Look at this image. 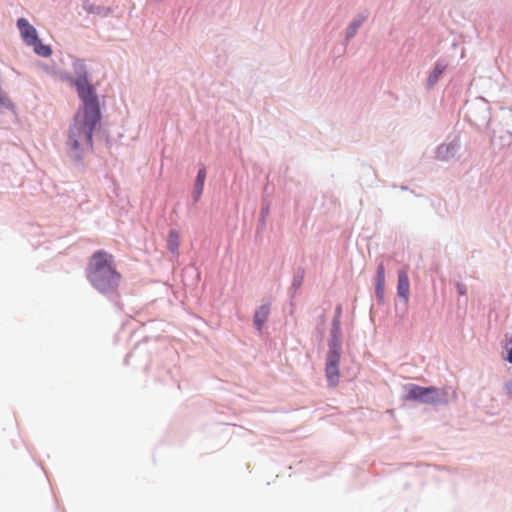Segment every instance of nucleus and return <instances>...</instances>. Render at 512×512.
<instances>
[{
  "label": "nucleus",
  "mask_w": 512,
  "mask_h": 512,
  "mask_svg": "<svg viewBox=\"0 0 512 512\" xmlns=\"http://www.w3.org/2000/svg\"><path fill=\"white\" fill-rule=\"evenodd\" d=\"M83 105L80 107L68 131L67 146L76 158L92 149V133L101 118L99 99L87 75L71 80Z\"/></svg>",
  "instance_id": "nucleus-1"
},
{
  "label": "nucleus",
  "mask_w": 512,
  "mask_h": 512,
  "mask_svg": "<svg viewBox=\"0 0 512 512\" xmlns=\"http://www.w3.org/2000/svg\"><path fill=\"white\" fill-rule=\"evenodd\" d=\"M87 278L98 292L110 294L118 289L122 276L117 271L113 256L99 250L93 253L89 260Z\"/></svg>",
  "instance_id": "nucleus-2"
},
{
  "label": "nucleus",
  "mask_w": 512,
  "mask_h": 512,
  "mask_svg": "<svg viewBox=\"0 0 512 512\" xmlns=\"http://www.w3.org/2000/svg\"><path fill=\"white\" fill-rule=\"evenodd\" d=\"M339 361L340 351H338V344L330 345V349L326 358V377L330 386L335 387L339 382Z\"/></svg>",
  "instance_id": "nucleus-3"
},
{
  "label": "nucleus",
  "mask_w": 512,
  "mask_h": 512,
  "mask_svg": "<svg viewBox=\"0 0 512 512\" xmlns=\"http://www.w3.org/2000/svg\"><path fill=\"white\" fill-rule=\"evenodd\" d=\"M408 400H418L426 404L436 403L439 399L438 389L435 387H421L410 385L406 396Z\"/></svg>",
  "instance_id": "nucleus-4"
},
{
  "label": "nucleus",
  "mask_w": 512,
  "mask_h": 512,
  "mask_svg": "<svg viewBox=\"0 0 512 512\" xmlns=\"http://www.w3.org/2000/svg\"><path fill=\"white\" fill-rule=\"evenodd\" d=\"M17 26L22 39L27 45L35 43L38 39L37 31L25 18L18 19Z\"/></svg>",
  "instance_id": "nucleus-5"
},
{
  "label": "nucleus",
  "mask_w": 512,
  "mask_h": 512,
  "mask_svg": "<svg viewBox=\"0 0 512 512\" xmlns=\"http://www.w3.org/2000/svg\"><path fill=\"white\" fill-rule=\"evenodd\" d=\"M397 294L404 303H408L410 296V282L408 273L404 269L398 272Z\"/></svg>",
  "instance_id": "nucleus-6"
},
{
  "label": "nucleus",
  "mask_w": 512,
  "mask_h": 512,
  "mask_svg": "<svg viewBox=\"0 0 512 512\" xmlns=\"http://www.w3.org/2000/svg\"><path fill=\"white\" fill-rule=\"evenodd\" d=\"M384 288H385V269H384V265L381 263L377 267L376 287H375L376 296L380 301H382L384 299Z\"/></svg>",
  "instance_id": "nucleus-7"
},
{
  "label": "nucleus",
  "mask_w": 512,
  "mask_h": 512,
  "mask_svg": "<svg viewBox=\"0 0 512 512\" xmlns=\"http://www.w3.org/2000/svg\"><path fill=\"white\" fill-rule=\"evenodd\" d=\"M270 313V308L268 305L260 306L255 314H254V323L257 326L258 330H261L264 323L267 321Z\"/></svg>",
  "instance_id": "nucleus-8"
},
{
  "label": "nucleus",
  "mask_w": 512,
  "mask_h": 512,
  "mask_svg": "<svg viewBox=\"0 0 512 512\" xmlns=\"http://www.w3.org/2000/svg\"><path fill=\"white\" fill-rule=\"evenodd\" d=\"M206 179V170L202 168L198 171L196 176L195 184H194V199L198 201L201 197L204 188V182Z\"/></svg>",
  "instance_id": "nucleus-9"
},
{
  "label": "nucleus",
  "mask_w": 512,
  "mask_h": 512,
  "mask_svg": "<svg viewBox=\"0 0 512 512\" xmlns=\"http://www.w3.org/2000/svg\"><path fill=\"white\" fill-rule=\"evenodd\" d=\"M180 245V235L179 232L176 230H171L168 235L167 239V248L170 252L173 254H176L178 252V248Z\"/></svg>",
  "instance_id": "nucleus-10"
},
{
  "label": "nucleus",
  "mask_w": 512,
  "mask_h": 512,
  "mask_svg": "<svg viewBox=\"0 0 512 512\" xmlns=\"http://www.w3.org/2000/svg\"><path fill=\"white\" fill-rule=\"evenodd\" d=\"M445 69H446L445 64H443L441 62H437L433 71L431 72V74L428 77V84L430 86H433L434 84H436Z\"/></svg>",
  "instance_id": "nucleus-11"
},
{
  "label": "nucleus",
  "mask_w": 512,
  "mask_h": 512,
  "mask_svg": "<svg viewBox=\"0 0 512 512\" xmlns=\"http://www.w3.org/2000/svg\"><path fill=\"white\" fill-rule=\"evenodd\" d=\"M29 46H33L35 53L39 56L48 57L52 54L50 46L42 44L39 38L35 41V43H32Z\"/></svg>",
  "instance_id": "nucleus-12"
},
{
  "label": "nucleus",
  "mask_w": 512,
  "mask_h": 512,
  "mask_svg": "<svg viewBox=\"0 0 512 512\" xmlns=\"http://www.w3.org/2000/svg\"><path fill=\"white\" fill-rule=\"evenodd\" d=\"M365 21V17L364 16H361L357 19H355L351 24L350 26L348 27V30H347V35L349 37H352L355 35L357 29L361 26V24Z\"/></svg>",
  "instance_id": "nucleus-13"
},
{
  "label": "nucleus",
  "mask_w": 512,
  "mask_h": 512,
  "mask_svg": "<svg viewBox=\"0 0 512 512\" xmlns=\"http://www.w3.org/2000/svg\"><path fill=\"white\" fill-rule=\"evenodd\" d=\"M340 330H341L340 327H336V326L332 325V331H331L332 339L329 343V346L337 343L338 351H340Z\"/></svg>",
  "instance_id": "nucleus-14"
},
{
  "label": "nucleus",
  "mask_w": 512,
  "mask_h": 512,
  "mask_svg": "<svg viewBox=\"0 0 512 512\" xmlns=\"http://www.w3.org/2000/svg\"><path fill=\"white\" fill-rule=\"evenodd\" d=\"M505 389L509 396H512V380L505 385Z\"/></svg>",
  "instance_id": "nucleus-15"
},
{
  "label": "nucleus",
  "mask_w": 512,
  "mask_h": 512,
  "mask_svg": "<svg viewBox=\"0 0 512 512\" xmlns=\"http://www.w3.org/2000/svg\"><path fill=\"white\" fill-rule=\"evenodd\" d=\"M333 326L340 327V317L339 315H335L333 319Z\"/></svg>",
  "instance_id": "nucleus-16"
},
{
  "label": "nucleus",
  "mask_w": 512,
  "mask_h": 512,
  "mask_svg": "<svg viewBox=\"0 0 512 512\" xmlns=\"http://www.w3.org/2000/svg\"><path fill=\"white\" fill-rule=\"evenodd\" d=\"M341 311H342L341 306H338L336 308V314L335 315H339V317H341Z\"/></svg>",
  "instance_id": "nucleus-17"
},
{
  "label": "nucleus",
  "mask_w": 512,
  "mask_h": 512,
  "mask_svg": "<svg viewBox=\"0 0 512 512\" xmlns=\"http://www.w3.org/2000/svg\"><path fill=\"white\" fill-rule=\"evenodd\" d=\"M458 290H459V293L460 294H464L465 293V290H464V287L463 286H458Z\"/></svg>",
  "instance_id": "nucleus-18"
}]
</instances>
